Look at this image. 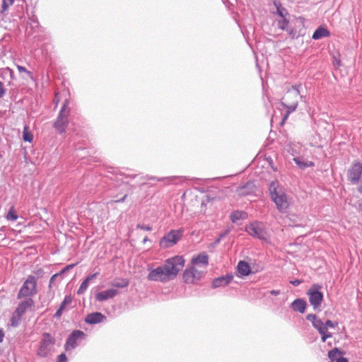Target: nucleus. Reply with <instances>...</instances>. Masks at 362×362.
<instances>
[{"label":"nucleus","instance_id":"50","mask_svg":"<svg viewBox=\"0 0 362 362\" xmlns=\"http://www.w3.org/2000/svg\"><path fill=\"white\" fill-rule=\"evenodd\" d=\"M280 290H271L269 293L272 296H278L280 294Z\"/></svg>","mask_w":362,"mask_h":362},{"label":"nucleus","instance_id":"41","mask_svg":"<svg viewBox=\"0 0 362 362\" xmlns=\"http://www.w3.org/2000/svg\"><path fill=\"white\" fill-rule=\"evenodd\" d=\"M136 228H139V229H141V230H146V231H151L152 230V227L151 226H150L148 225L141 224V223H138L136 225Z\"/></svg>","mask_w":362,"mask_h":362},{"label":"nucleus","instance_id":"57","mask_svg":"<svg viewBox=\"0 0 362 362\" xmlns=\"http://www.w3.org/2000/svg\"><path fill=\"white\" fill-rule=\"evenodd\" d=\"M43 272L42 269H40L39 270H37L35 273L37 274H42Z\"/></svg>","mask_w":362,"mask_h":362},{"label":"nucleus","instance_id":"27","mask_svg":"<svg viewBox=\"0 0 362 362\" xmlns=\"http://www.w3.org/2000/svg\"><path fill=\"white\" fill-rule=\"evenodd\" d=\"M18 218V216L16 211V209L14 208V206H11L7 214L6 215V218L8 220V221H16Z\"/></svg>","mask_w":362,"mask_h":362},{"label":"nucleus","instance_id":"19","mask_svg":"<svg viewBox=\"0 0 362 362\" xmlns=\"http://www.w3.org/2000/svg\"><path fill=\"white\" fill-rule=\"evenodd\" d=\"M106 320V317L99 312H95L87 315L85 318V322L89 325H95L103 322Z\"/></svg>","mask_w":362,"mask_h":362},{"label":"nucleus","instance_id":"59","mask_svg":"<svg viewBox=\"0 0 362 362\" xmlns=\"http://www.w3.org/2000/svg\"><path fill=\"white\" fill-rule=\"evenodd\" d=\"M83 150H84V148H76V151H82Z\"/></svg>","mask_w":362,"mask_h":362},{"label":"nucleus","instance_id":"25","mask_svg":"<svg viewBox=\"0 0 362 362\" xmlns=\"http://www.w3.org/2000/svg\"><path fill=\"white\" fill-rule=\"evenodd\" d=\"M129 284L127 279H119L112 282L111 286L114 288H127Z\"/></svg>","mask_w":362,"mask_h":362},{"label":"nucleus","instance_id":"5","mask_svg":"<svg viewBox=\"0 0 362 362\" xmlns=\"http://www.w3.org/2000/svg\"><path fill=\"white\" fill-rule=\"evenodd\" d=\"M184 232L185 230L183 228H180L177 230H170L160 240V247L163 249L172 247L181 240Z\"/></svg>","mask_w":362,"mask_h":362},{"label":"nucleus","instance_id":"52","mask_svg":"<svg viewBox=\"0 0 362 362\" xmlns=\"http://www.w3.org/2000/svg\"><path fill=\"white\" fill-rule=\"evenodd\" d=\"M305 165H306V168L313 167L315 165V164L313 161H306Z\"/></svg>","mask_w":362,"mask_h":362},{"label":"nucleus","instance_id":"44","mask_svg":"<svg viewBox=\"0 0 362 362\" xmlns=\"http://www.w3.org/2000/svg\"><path fill=\"white\" fill-rule=\"evenodd\" d=\"M57 362H67V357L64 353L58 356Z\"/></svg>","mask_w":362,"mask_h":362},{"label":"nucleus","instance_id":"2","mask_svg":"<svg viewBox=\"0 0 362 362\" xmlns=\"http://www.w3.org/2000/svg\"><path fill=\"white\" fill-rule=\"evenodd\" d=\"M301 87V84L293 86L291 88L288 89L281 98V103L286 108V114L283 118L284 120L287 118L289 114L296 110L298 104V98H300L302 100H305V97L300 95V88Z\"/></svg>","mask_w":362,"mask_h":362},{"label":"nucleus","instance_id":"60","mask_svg":"<svg viewBox=\"0 0 362 362\" xmlns=\"http://www.w3.org/2000/svg\"><path fill=\"white\" fill-rule=\"evenodd\" d=\"M164 179H165V178H158V179H157V180H158V181H161V180H164Z\"/></svg>","mask_w":362,"mask_h":362},{"label":"nucleus","instance_id":"7","mask_svg":"<svg viewBox=\"0 0 362 362\" xmlns=\"http://www.w3.org/2000/svg\"><path fill=\"white\" fill-rule=\"evenodd\" d=\"M185 265V259L182 256H175L168 259L164 267L169 277H175Z\"/></svg>","mask_w":362,"mask_h":362},{"label":"nucleus","instance_id":"53","mask_svg":"<svg viewBox=\"0 0 362 362\" xmlns=\"http://www.w3.org/2000/svg\"><path fill=\"white\" fill-rule=\"evenodd\" d=\"M126 197H127V194H125V195H124L122 199H118V200H117V201H115V202H124V200H125Z\"/></svg>","mask_w":362,"mask_h":362},{"label":"nucleus","instance_id":"9","mask_svg":"<svg viewBox=\"0 0 362 362\" xmlns=\"http://www.w3.org/2000/svg\"><path fill=\"white\" fill-rule=\"evenodd\" d=\"M245 231L252 237L261 240H266L267 233L264 224L259 221H253L246 226Z\"/></svg>","mask_w":362,"mask_h":362},{"label":"nucleus","instance_id":"4","mask_svg":"<svg viewBox=\"0 0 362 362\" xmlns=\"http://www.w3.org/2000/svg\"><path fill=\"white\" fill-rule=\"evenodd\" d=\"M56 339L50 333L44 332L39 343L37 355L42 358L47 357L53 351Z\"/></svg>","mask_w":362,"mask_h":362},{"label":"nucleus","instance_id":"47","mask_svg":"<svg viewBox=\"0 0 362 362\" xmlns=\"http://www.w3.org/2000/svg\"><path fill=\"white\" fill-rule=\"evenodd\" d=\"M98 274H99V273H98V272H96V273L92 274H90V275H89V276H88L86 278V280H88V281L90 282L92 279H95V278L98 276Z\"/></svg>","mask_w":362,"mask_h":362},{"label":"nucleus","instance_id":"54","mask_svg":"<svg viewBox=\"0 0 362 362\" xmlns=\"http://www.w3.org/2000/svg\"><path fill=\"white\" fill-rule=\"evenodd\" d=\"M357 191L362 194V185H360L357 187Z\"/></svg>","mask_w":362,"mask_h":362},{"label":"nucleus","instance_id":"10","mask_svg":"<svg viewBox=\"0 0 362 362\" xmlns=\"http://www.w3.org/2000/svg\"><path fill=\"white\" fill-rule=\"evenodd\" d=\"M362 177V163L354 160L347 171L348 180L353 185L357 184Z\"/></svg>","mask_w":362,"mask_h":362},{"label":"nucleus","instance_id":"35","mask_svg":"<svg viewBox=\"0 0 362 362\" xmlns=\"http://www.w3.org/2000/svg\"><path fill=\"white\" fill-rule=\"evenodd\" d=\"M293 161L301 169H305L306 168V161L303 160L299 157H296L293 158Z\"/></svg>","mask_w":362,"mask_h":362},{"label":"nucleus","instance_id":"36","mask_svg":"<svg viewBox=\"0 0 362 362\" xmlns=\"http://www.w3.org/2000/svg\"><path fill=\"white\" fill-rule=\"evenodd\" d=\"M251 185H252V184L248 182L245 185H244L243 187H240L239 188V193H240V194H241V195H247V194H250V192L249 191H247V189L248 187H250Z\"/></svg>","mask_w":362,"mask_h":362},{"label":"nucleus","instance_id":"18","mask_svg":"<svg viewBox=\"0 0 362 362\" xmlns=\"http://www.w3.org/2000/svg\"><path fill=\"white\" fill-rule=\"evenodd\" d=\"M233 279V275L231 274H228L226 276H221L218 278H216L212 281V288H216L218 287L226 286L229 284Z\"/></svg>","mask_w":362,"mask_h":362},{"label":"nucleus","instance_id":"51","mask_svg":"<svg viewBox=\"0 0 362 362\" xmlns=\"http://www.w3.org/2000/svg\"><path fill=\"white\" fill-rule=\"evenodd\" d=\"M4 332L2 329H0V343L4 341Z\"/></svg>","mask_w":362,"mask_h":362},{"label":"nucleus","instance_id":"1","mask_svg":"<svg viewBox=\"0 0 362 362\" xmlns=\"http://www.w3.org/2000/svg\"><path fill=\"white\" fill-rule=\"evenodd\" d=\"M271 199L275 204L276 209L282 214L287 212L291 201L284 189L277 180L272 181L269 186Z\"/></svg>","mask_w":362,"mask_h":362},{"label":"nucleus","instance_id":"16","mask_svg":"<svg viewBox=\"0 0 362 362\" xmlns=\"http://www.w3.org/2000/svg\"><path fill=\"white\" fill-rule=\"evenodd\" d=\"M344 354V353L338 348H334L329 351L328 357L329 362H349V360L343 356Z\"/></svg>","mask_w":362,"mask_h":362},{"label":"nucleus","instance_id":"38","mask_svg":"<svg viewBox=\"0 0 362 362\" xmlns=\"http://www.w3.org/2000/svg\"><path fill=\"white\" fill-rule=\"evenodd\" d=\"M338 325V322H332V320H327L325 323H324V326H325L326 329H327V331H328V328L330 327V328H334L335 327H337Z\"/></svg>","mask_w":362,"mask_h":362},{"label":"nucleus","instance_id":"34","mask_svg":"<svg viewBox=\"0 0 362 362\" xmlns=\"http://www.w3.org/2000/svg\"><path fill=\"white\" fill-rule=\"evenodd\" d=\"M16 68L18 69V71L20 72V73H25L26 75L31 79L33 78V74L31 71H28L25 67L23 66H21V65H16Z\"/></svg>","mask_w":362,"mask_h":362},{"label":"nucleus","instance_id":"23","mask_svg":"<svg viewBox=\"0 0 362 362\" xmlns=\"http://www.w3.org/2000/svg\"><path fill=\"white\" fill-rule=\"evenodd\" d=\"M331 35L330 32L324 26H319L313 33L312 38L313 40H320L323 37H327Z\"/></svg>","mask_w":362,"mask_h":362},{"label":"nucleus","instance_id":"45","mask_svg":"<svg viewBox=\"0 0 362 362\" xmlns=\"http://www.w3.org/2000/svg\"><path fill=\"white\" fill-rule=\"evenodd\" d=\"M6 93V89L4 88V83L0 81V98H2Z\"/></svg>","mask_w":362,"mask_h":362},{"label":"nucleus","instance_id":"17","mask_svg":"<svg viewBox=\"0 0 362 362\" xmlns=\"http://www.w3.org/2000/svg\"><path fill=\"white\" fill-rule=\"evenodd\" d=\"M209 264V256L206 252H202L198 255L193 257L191 260V264L206 267Z\"/></svg>","mask_w":362,"mask_h":362},{"label":"nucleus","instance_id":"15","mask_svg":"<svg viewBox=\"0 0 362 362\" xmlns=\"http://www.w3.org/2000/svg\"><path fill=\"white\" fill-rule=\"evenodd\" d=\"M306 320L312 323L313 327L316 329L320 334H322L323 331L327 329L322 320L315 314H308Z\"/></svg>","mask_w":362,"mask_h":362},{"label":"nucleus","instance_id":"46","mask_svg":"<svg viewBox=\"0 0 362 362\" xmlns=\"http://www.w3.org/2000/svg\"><path fill=\"white\" fill-rule=\"evenodd\" d=\"M63 313V310H62L61 308H58L56 311V313H54V317L57 318V319H59L61 317Z\"/></svg>","mask_w":362,"mask_h":362},{"label":"nucleus","instance_id":"24","mask_svg":"<svg viewBox=\"0 0 362 362\" xmlns=\"http://www.w3.org/2000/svg\"><path fill=\"white\" fill-rule=\"evenodd\" d=\"M238 272L241 276H248L251 273L250 264L245 261H240L237 266Z\"/></svg>","mask_w":362,"mask_h":362},{"label":"nucleus","instance_id":"55","mask_svg":"<svg viewBox=\"0 0 362 362\" xmlns=\"http://www.w3.org/2000/svg\"><path fill=\"white\" fill-rule=\"evenodd\" d=\"M148 241H149V239L147 236H146L143 240V243H146Z\"/></svg>","mask_w":362,"mask_h":362},{"label":"nucleus","instance_id":"58","mask_svg":"<svg viewBox=\"0 0 362 362\" xmlns=\"http://www.w3.org/2000/svg\"><path fill=\"white\" fill-rule=\"evenodd\" d=\"M127 177H130L132 178H135L136 177V175H127Z\"/></svg>","mask_w":362,"mask_h":362},{"label":"nucleus","instance_id":"39","mask_svg":"<svg viewBox=\"0 0 362 362\" xmlns=\"http://www.w3.org/2000/svg\"><path fill=\"white\" fill-rule=\"evenodd\" d=\"M14 0H3L2 1V9L6 11L11 5L13 4Z\"/></svg>","mask_w":362,"mask_h":362},{"label":"nucleus","instance_id":"31","mask_svg":"<svg viewBox=\"0 0 362 362\" xmlns=\"http://www.w3.org/2000/svg\"><path fill=\"white\" fill-rule=\"evenodd\" d=\"M28 23L31 26L32 28H36L39 26V22L37 18L35 15H32L28 17Z\"/></svg>","mask_w":362,"mask_h":362},{"label":"nucleus","instance_id":"13","mask_svg":"<svg viewBox=\"0 0 362 362\" xmlns=\"http://www.w3.org/2000/svg\"><path fill=\"white\" fill-rule=\"evenodd\" d=\"M147 278L150 281H160L163 282L168 280L170 277L164 267H158L149 272Z\"/></svg>","mask_w":362,"mask_h":362},{"label":"nucleus","instance_id":"49","mask_svg":"<svg viewBox=\"0 0 362 362\" xmlns=\"http://www.w3.org/2000/svg\"><path fill=\"white\" fill-rule=\"evenodd\" d=\"M290 283L295 286H298V285H300L302 283V281L300 279H295V280L291 281Z\"/></svg>","mask_w":362,"mask_h":362},{"label":"nucleus","instance_id":"21","mask_svg":"<svg viewBox=\"0 0 362 362\" xmlns=\"http://www.w3.org/2000/svg\"><path fill=\"white\" fill-rule=\"evenodd\" d=\"M306 301L303 298H297L294 300L291 304V308L294 311H298L300 313H304L306 309Z\"/></svg>","mask_w":362,"mask_h":362},{"label":"nucleus","instance_id":"42","mask_svg":"<svg viewBox=\"0 0 362 362\" xmlns=\"http://www.w3.org/2000/svg\"><path fill=\"white\" fill-rule=\"evenodd\" d=\"M76 265V264H69L67 266H66L64 268H63L60 272H59V274H61V276L64 274L65 272H66L67 271L70 270L71 269H73L75 266Z\"/></svg>","mask_w":362,"mask_h":362},{"label":"nucleus","instance_id":"37","mask_svg":"<svg viewBox=\"0 0 362 362\" xmlns=\"http://www.w3.org/2000/svg\"><path fill=\"white\" fill-rule=\"evenodd\" d=\"M288 23V21L286 18H283V19L281 21H279L278 27L279 29L284 30H286V28Z\"/></svg>","mask_w":362,"mask_h":362},{"label":"nucleus","instance_id":"48","mask_svg":"<svg viewBox=\"0 0 362 362\" xmlns=\"http://www.w3.org/2000/svg\"><path fill=\"white\" fill-rule=\"evenodd\" d=\"M59 100H59V93H56L54 100H53V103L55 104V106H57L59 104Z\"/></svg>","mask_w":362,"mask_h":362},{"label":"nucleus","instance_id":"22","mask_svg":"<svg viewBox=\"0 0 362 362\" xmlns=\"http://www.w3.org/2000/svg\"><path fill=\"white\" fill-rule=\"evenodd\" d=\"M247 213L245 211L236 210L230 215V220L232 223L238 224L239 221H243L247 218Z\"/></svg>","mask_w":362,"mask_h":362},{"label":"nucleus","instance_id":"43","mask_svg":"<svg viewBox=\"0 0 362 362\" xmlns=\"http://www.w3.org/2000/svg\"><path fill=\"white\" fill-rule=\"evenodd\" d=\"M61 276V274L59 273H56L54 274V275L52 276V277L50 278V280H49V287L51 288L52 287V284H54V281L58 278V277H60Z\"/></svg>","mask_w":362,"mask_h":362},{"label":"nucleus","instance_id":"3","mask_svg":"<svg viewBox=\"0 0 362 362\" xmlns=\"http://www.w3.org/2000/svg\"><path fill=\"white\" fill-rule=\"evenodd\" d=\"M69 99H65L62 103V107L57 116L56 119L52 124V127L59 134H62L66 132V130L69 124V117L71 115Z\"/></svg>","mask_w":362,"mask_h":362},{"label":"nucleus","instance_id":"56","mask_svg":"<svg viewBox=\"0 0 362 362\" xmlns=\"http://www.w3.org/2000/svg\"><path fill=\"white\" fill-rule=\"evenodd\" d=\"M358 210L362 213V203L358 204Z\"/></svg>","mask_w":362,"mask_h":362},{"label":"nucleus","instance_id":"32","mask_svg":"<svg viewBox=\"0 0 362 362\" xmlns=\"http://www.w3.org/2000/svg\"><path fill=\"white\" fill-rule=\"evenodd\" d=\"M23 137L25 141L31 142L33 141V136L32 134L28 132V127L27 126L24 127Z\"/></svg>","mask_w":362,"mask_h":362},{"label":"nucleus","instance_id":"29","mask_svg":"<svg viewBox=\"0 0 362 362\" xmlns=\"http://www.w3.org/2000/svg\"><path fill=\"white\" fill-rule=\"evenodd\" d=\"M231 230H232V227H229V228H226L225 230H223V232H221L219 234L218 238H216L215 240V241L214 242V245L216 246V245H218L220 243L221 240L223 238H224L225 237H226L230 233Z\"/></svg>","mask_w":362,"mask_h":362},{"label":"nucleus","instance_id":"8","mask_svg":"<svg viewBox=\"0 0 362 362\" xmlns=\"http://www.w3.org/2000/svg\"><path fill=\"white\" fill-rule=\"evenodd\" d=\"M321 288V286L319 284H313L306 292L309 303L315 310H320V307L323 301L324 296L322 292L320 291Z\"/></svg>","mask_w":362,"mask_h":362},{"label":"nucleus","instance_id":"26","mask_svg":"<svg viewBox=\"0 0 362 362\" xmlns=\"http://www.w3.org/2000/svg\"><path fill=\"white\" fill-rule=\"evenodd\" d=\"M22 316H23V315H21L14 310L12 314V316L11 317V320H10L11 325L13 327H17L21 322Z\"/></svg>","mask_w":362,"mask_h":362},{"label":"nucleus","instance_id":"28","mask_svg":"<svg viewBox=\"0 0 362 362\" xmlns=\"http://www.w3.org/2000/svg\"><path fill=\"white\" fill-rule=\"evenodd\" d=\"M274 5L276 8V13L282 17V18H284L285 17V15L288 14V12L286 11V9L284 7H282L281 4L280 2H276L275 1L274 2Z\"/></svg>","mask_w":362,"mask_h":362},{"label":"nucleus","instance_id":"33","mask_svg":"<svg viewBox=\"0 0 362 362\" xmlns=\"http://www.w3.org/2000/svg\"><path fill=\"white\" fill-rule=\"evenodd\" d=\"M72 302V298L71 296H66L59 305V308L63 310V311L66 309V305H70Z\"/></svg>","mask_w":362,"mask_h":362},{"label":"nucleus","instance_id":"11","mask_svg":"<svg viewBox=\"0 0 362 362\" xmlns=\"http://www.w3.org/2000/svg\"><path fill=\"white\" fill-rule=\"evenodd\" d=\"M86 337V334L81 330H74L66 339L64 344L66 351H69L78 346V341L83 340Z\"/></svg>","mask_w":362,"mask_h":362},{"label":"nucleus","instance_id":"12","mask_svg":"<svg viewBox=\"0 0 362 362\" xmlns=\"http://www.w3.org/2000/svg\"><path fill=\"white\" fill-rule=\"evenodd\" d=\"M203 272L198 270L195 266L192 264L188 269H185L183 274V279L187 284H193L202 278Z\"/></svg>","mask_w":362,"mask_h":362},{"label":"nucleus","instance_id":"6","mask_svg":"<svg viewBox=\"0 0 362 362\" xmlns=\"http://www.w3.org/2000/svg\"><path fill=\"white\" fill-rule=\"evenodd\" d=\"M37 293V279L33 275H29L20 288L17 298L33 296Z\"/></svg>","mask_w":362,"mask_h":362},{"label":"nucleus","instance_id":"20","mask_svg":"<svg viewBox=\"0 0 362 362\" xmlns=\"http://www.w3.org/2000/svg\"><path fill=\"white\" fill-rule=\"evenodd\" d=\"M33 306H34V301L32 298H28L21 301L15 309V311L23 315L27 310Z\"/></svg>","mask_w":362,"mask_h":362},{"label":"nucleus","instance_id":"61","mask_svg":"<svg viewBox=\"0 0 362 362\" xmlns=\"http://www.w3.org/2000/svg\"><path fill=\"white\" fill-rule=\"evenodd\" d=\"M175 178H176L175 177H168L167 179L173 180V179H175Z\"/></svg>","mask_w":362,"mask_h":362},{"label":"nucleus","instance_id":"62","mask_svg":"<svg viewBox=\"0 0 362 362\" xmlns=\"http://www.w3.org/2000/svg\"><path fill=\"white\" fill-rule=\"evenodd\" d=\"M155 179L154 177H148V180H153Z\"/></svg>","mask_w":362,"mask_h":362},{"label":"nucleus","instance_id":"40","mask_svg":"<svg viewBox=\"0 0 362 362\" xmlns=\"http://www.w3.org/2000/svg\"><path fill=\"white\" fill-rule=\"evenodd\" d=\"M320 334L322 336V342H325L327 339L331 338L332 337V333H330L328 331H327V329L324 330L323 333Z\"/></svg>","mask_w":362,"mask_h":362},{"label":"nucleus","instance_id":"14","mask_svg":"<svg viewBox=\"0 0 362 362\" xmlns=\"http://www.w3.org/2000/svg\"><path fill=\"white\" fill-rule=\"evenodd\" d=\"M119 293V291L115 288H109L100 292H98L95 295V299L98 302H103L109 299H112L115 298L117 294Z\"/></svg>","mask_w":362,"mask_h":362},{"label":"nucleus","instance_id":"30","mask_svg":"<svg viewBox=\"0 0 362 362\" xmlns=\"http://www.w3.org/2000/svg\"><path fill=\"white\" fill-rule=\"evenodd\" d=\"M89 283L90 282L85 279L83 281L81 284L78 289L77 290V294L81 295L84 293L88 287Z\"/></svg>","mask_w":362,"mask_h":362}]
</instances>
